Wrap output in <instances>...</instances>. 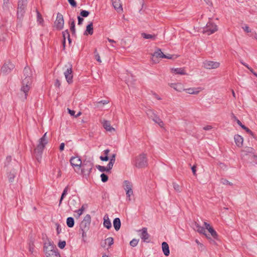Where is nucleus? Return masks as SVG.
<instances>
[{
    "label": "nucleus",
    "instance_id": "2",
    "mask_svg": "<svg viewBox=\"0 0 257 257\" xmlns=\"http://www.w3.org/2000/svg\"><path fill=\"white\" fill-rule=\"evenodd\" d=\"M44 251L47 257H51L53 255L56 256H60L58 249L54 243L49 240L44 244Z\"/></svg>",
    "mask_w": 257,
    "mask_h": 257
},
{
    "label": "nucleus",
    "instance_id": "6",
    "mask_svg": "<svg viewBox=\"0 0 257 257\" xmlns=\"http://www.w3.org/2000/svg\"><path fill=\"white\" fill-rule=\"evenodd\" d=\"M81 172L83 176L87 177L88 176L93 168V164L89 161H84L82 164Z\"/></svg>",
    "mask_w": 257,
    "mask_h": 257
},
{
    "label": "nucleus",
    "instance_id": "44",
    "mask_svg": "<svg viewBox=\"0 0 257 257\" xmlns=\"http://www.w3.org/2000/svg\"><path fill=\"white\" fill-rule=\"evenodd\" d=\"M94 53V56H95V58L96 60L98 62L101 63V61L100 60V56H99V54L97 52L96 49H95Z\"/></svg>",
    "mask_w": 257,
    "mask_h": 257
},
{
    "label": "nucleus",
    "instance_id": "51",
    "mask_svg": "<svg viewBox=\"0 0 257 257\" xmlns=\"http://www.w3.org/2000/svg\"><path fill=\"white\" fill-rule=\"evenodd\" d=\"M133 189H128V190H126V197H128V198H130V196L133 195ZM129 200H130V198H129Z\"/></svg>",
    "mask_w": 257,
    "mask_h": 257
},
{
    "label": "nucleus",
    "instance_id": "21",
    "mask_svg": "<svg viewBox=\"0 0 257 257\" xmlns=\"http://www.w3.org/2000/svg\"><path fill=\"white\" fill-rule=\"evenodd\" d=\"M162 250L165 255L168 256L170 254V249L168 243L166 242H163L162 243Z\"/></svg>",
    "mask_w": 257,
    "mask_h": 257
},
{
    "label": "nucleus",
    "instance_id": "5",
    "mask_svg": "<svg viewBox=\"0 0 257 257\" xmlns=\"http://www.w3.org/2000/svg\"><path fill=\"white\" fill-rule=\"evenodd\" d=\"M147 159L145 154H142L136 157L134 165L138 168H144L147 166Z\"/></svg>",
    "mask_w": 257,
    "mask_h": 257
},
{
    "label": "nucleus",
    "instance_id": "42",
    "mask_svg": "<svg viewBox=\"0 0 257 257\" xmlns=\"http://www.w3.org/2000/svg\"><path fill=\"white\" fill-rule=\"evenodd\" d=\"M138 242L139 240L137 239H133L130 241V244L133 247H135L137 245Z\"/></svg>",
    "mask_w": 257,
    "mask_h": 257
},
{
    "label": "nucleus",
    "instance_id": "4",
    "mask_svg": "<svg viewBox=\"0 0 257 257\" xmlns=\"http://www.w3.org/2000/svg\"><path fill=\"white\" fill-rule=\"evenodd\" d=\"M172 87L177 91L181 92L185 90L187 93L190 94H197L202 89L201 87L184 89L181 83L172 84Z\"/></svg>",
    "mask_w": 257,
    "mask_h": 257
},
{
    "label": "nucleus",
    "instance_id": "61",
    "mask_svg": "<svg viewBox=\"0 0 257 257\" xmlns=\"http://www.w3.org/2000/svg\"><path fill=\"white\" fill-rule=\"evenodd\" d=\"M65 147V144L64 143H61L59 147V149L60 151H62L64 150Z\"/></svg>",
    "mask_w": 257,
    "mask_h": 257
},
{
    "label": "nucleus",
    "instance_id": "28",
    "mask_svg": "<svg viewBox=\"0 0 257 257\" xmlns=\"http://www.w3.org/2000/svg\"><path fill=\"white\" fill-rule=\"evenodd\" d=\"M153 57L163 58V57H165V55L161 51L160 49H158L153 54Z\"/></svg>",
    "mask_w": 257,
    "mask_h": 257
},
{
    "label": "nucleus",
    "instance_id": "31",
    "mask_svg": "<svg viewBox=\"0 0 257 257\" xmlns=\"http://www.w3.org/2000/svg\"><path fill=\"white\" fill-rule=\"evenodd\" d=\"M69 190V187L68 186H67L64 189L62 193V195L61 196V197H60V200H59V206H60L61 203H62V200H63L64 198L65 197V196L66 195V194H67V192Z\"/></svg>",
    "mask_w": 257,
    "mask_h": 257
},
{
    "label": "nucleus",
    "instance_id": "13",
    "mask_svg": "<svg viewBox=\"0 0 257 257\" xmlns=\"http://www.w3.org/2000/svg\"><path fill=\"white\" fill-rule=\"evenodd\" d=\"M44 148L45 147H44V146L38 145L37 148L35 149V157L39 162L41 160Z\"/></svg>",
    "mask_w": 257,
    "mask_h": 257
},
{
    "label": "nucleus",
    "instance_id": "43",
    "mask_svg": "<svg viewBox=\"0 0 257 257\" xmlns=\"http://www.w3.org/2000/svg\"><path fill=\"white\" fill-rule=\"evenodd\" d=\"M89 12L85 10H82L80 12V16L82 17H87L89 15Z\"/></svg>",
    "mask_w": 257,
    "mask_h": 257
},
{
    "label": "nucleus",
    "instance_id": "47",
    "mask_svg": "<svg viewBox=\"0 0 257 257\" xmlns=\"http://www.w3.org/2000/svg\"><path fill=\"white\" fill-rule=\"evenodd\" d=\"M58 246L61 249L64 248L66 246V241H59L58 244Z\"/></svg>",
    "mask_w": 257,
    "mask_h": 257
},
{
    "label": "nucleus",
    "instance_id": "16",
    "mask_svg": "<svg viewBox=\"0 0 257 257\" xmlns=\"http://www.w3.org/2000/svg\"><path fill=\"white\" fill-rule=\"evenodd\" d=\"M193 228L199 233L204 234L206 237H208V235L205 233V228L201 226L196 222L193 224Z\"/></svg>",
    "mask_w": 257,
    "mask_h": 257
},
{
    "label": "nucleus",
    "instance_id": "19",
    "mask_svg": "<svg viewBox=\"0 0 257 257\" xmlns=\"http://www.w3.org/2000/svg\"><path fill=\"white\" fill-rule=\"evenodd\" d=\"M17 174V170L16 169H12L8 172V177L10 182H13Z\"/></svg>",
    "mask_w": 257,
    "mask_h": 257
},
{
    "label": "nucleus",
    "instance_id": "52",
    "mask_svg": "<svg viewBox=\"0 0 257 257\" xmlns=\"http://www.w3.org/2000/svg\"><path fill=\"white\" fill-rule=\"evenodd\" d=\"M114 164V163H113V162H109V163L108 164V165L106 167V168L108 172H110V170L112 169Z\"/></svg>",
    "mask_w": 257,
    "mask_h": 257
},
{
    "label": "nucleus",
    "instance_id": "62",
    "mask_svg": "<svg viewBox=\"0 0 257 257\" xmlns=\"http://www.w3.org/2000/svg\"><path fill=\"white\" fill-rule=\"evenodd\" d=\"M212 128V127L211 125H206V126L203 127V130H204L205 131H208V130H211Z\"/></svg>",
    "mask_w": 257,
    "mask_h": 257
},
{
    "label": "nucleus",
    "instance_id": "17",
    "mask_svg": "<svg viewBox=\"0 0 257 257\" xmlns=\"http://www.w3.org/2000/svg\"><path fill=\"white\" fill-rule=\"evenodd\" d=\"M112 4L115 10L118 13H121L123 11L122 5L120 3V0H112Z\"/></svg>",
    "mask_w": 257,
    "mask_h": 257
},
{
    "label": "nucleus",
    "instance_id": "15",
    "mask_svg": "<svg viewBox=\"0 0 257 257\" xmlns=\"http://www.w3.org/2000/svg\"><path fill=\"white\" fill-rule=\"evenodd\" d=\"M139 231H141V234L140 235L141 239L145 242H149L150 235L148 233L147 228L143 227L142 229H140Z\"/></svg>",
    "mask_w": 257,
    "mask_h": 257
},
{
    "label": "nucleus",
    "instance_id": "14",
    "mask_svg": "<svg viewBox=\"0 0 257 257\" xmlns=\"http://www.w3.org/2000/svg\"><path fill=\"white\" fill-rule=\"evenodd\" d=\"M70 163L71 166L73 167H80L83 162H82L80 157L78 156L72 157L70 159Z\"/></svg>",
    "mask_w": 257,
    "mask_h": 257
},
{
    "label": "nucleus",
    "instance_id": "27",
    "mask_svg": "<svg viewBox=\"0 0 257 257\" xmlns=\"http://www.w3.org/2000/svg\"><path fill=\"white\" fill-rule=\"evenodd\" d=\"M141 36L142 37H143L144 39H151L153 40H155L156 39L157 35L155 34L151 35V34H148L145 33H142L141 34Z\"/></svg>",
    "mask_w": 257,
    "mask_h": 257
},
{
    "label": "nucleus",
    "instance_id": "49",
    "mask_svg": "<svg viewBox=\"0 0 257 257\" xmlns=\"http://www.w3.org/2000/svg\"><path fill=\"white\" fill-rule=\"evenodd\" d=\"M69 32L68 30H66L62 32L63 39L65 38V40H66V38H67L69 36Z\"/></svg>",
    "mask_w": 257,
    "mask_h": 257
},
{
    "label": "nucleus",
    "instance_id": "23",
    "mask_svg": "<svg viewBox=\"0 0 257 257\" xmlns=\"http://www.w3.org/2000/svg\"><path fill=\"white\" fill-rule=\"evenodd\" d=\"M93 33V23L90 22L87 26L86 29L84 33V35H92Z\"/></svg>",
    "mask_w": 257,
    "mask_h": 257
},
{
    "label": "nucleus",
    "instance_id": "29",
    "mask_svg": "<svg viewBox=\"0 0 257 257\" xmlns=\"http://www.w3.org/2000/svg\"><path fill=\"white\" fill-rule=\"evenodd\" d=\"M208 230L214 239L218 240V234L212 226L208 228Z\"/></svg>",
    "mask_w": 257,
    "mask_h": 257
},
{
    "label": "nucleus",
    "instance_id": "33",
    "mask_svg": "<svg viewBox=\"0 0 257 257\" xmlns=\"http://www.w3.org/2000/svg\"><path fill=\"white\" fill-rule=\"evenodd\" d=\"M123 188L125 191L126 190H128V189H132V183L127 180H125L123 182Z\"/></svg>",
    "mask_w": 257,
    "mask_h": 257
},
{
    "label": "nucleus",
    "instance_id": "25",
    "mask_svg": "<svg viewBox=\"0 0 257 257\" xmlns=\"http://www.w3.org/2000/svg\"><path fill=\"white\" fill-rule=\"evenodd\" d=\"M102 124L103 127L106 131L109 132H111L112 130L114 131V128L111 126L110 123L109 121L104 120H103Z\"/></svg>",
    "mask_w": 257,
    "mask_h": 257
},
{
    "label": "nucleus",
    "instance_id": "63",
    "mask_svg": "<svg viewBox=\"0 0 257 257\" xmlns=\"http://www.w3.org/2000/svg\"><path fill=\"white\" fill-rule=\"evenodd\" d=\"M196 167L195 165L191 167L192 171V172L193 173V175H196Z\"/></svg>",
    "mask_w": 257,
    "mask_h": 257
},
{
    "label": "nucleus",
    "instance_id": "9",
    "mask_svg": "<svg viewBox=\"0 0 257 257\" xmlns=\"http://www.w3.org/2000/svg\"><path fill=\"white\" fill-rule=\"evenodd\" d=\"M64 21L63 15L58 13L57 15L56 19L54 22V26L57 30H61L64 27Z\"/></svg>",
    "mask_w": 257,
    "mask_h": 257
},
{
    "label": "nucleus",
    "instance_id": "3",
    "mask_svg": "<svg viewBox=\"0 0 257 257\" xmlns=\"http://www.w3.org/2000/svg\"><path fill=\"white\" fill-rule=\"evenodd\" d=\"M27 0H18L17 8V18L19 20L23 19L27 6Z\"/></svg>",
    "mask_w": 257,
    "mask_h": 257
},
{
    "label": "nucleus",
    "instance_id": "59",
    "mask_svg": "<svg viewBox=\"0 0 257 257\" xmlns=\"http://www.w3.org/2000/svg\"><path fill=\"white\" fill-rule=\"evenodd\" d=\"M115 156H116V155L113 154L111 156L109 162H113V163H114L115 161Z\"/></svg>",
    "mask_w": 257,
    "mask_h": 257
},
{
    "label": "nucleus",
    "instance_id": "60",
    "mask_svg": "<svg viewBox=\"0 0 257 257\" xmlns=\"http://www.w3.org/2000/svg\"><path fill=\"white\" fill-rule=\"evenodd\" d=\"M54 85H55V87L59 88L60 87V86L61 85V83L58 79H56Z\"/></svg>",
    "mask_w": 257,
    "mask_h": 257
},
{
    "label": "nucleus",
    "instance_id": "41",
    "mask_svg": "<svg viewBox=\"0 0 257 257\" xmlns=\"http://www.w3.org/2000/svg\"><path fill=\"white\" fill-rule=\"evenodd\" d=\"M9 0H4V4H3V9L5 10H9Z\"/></svg>",
    "mask_w": 257,
    "mask_h": 257
},
{
    "label": "nucleus",
    "instance_id": "64",
    "mask_svg": "<svg viewBox=\"0 0 257 257\" xmlns=\"http://www.w3.org/2000/svg\"><path fill=\"white\" fill-rule=\"evenodd\" d=\"M109 102L108 100H101L98 102V104H102L103 105L107 104Z\"/></svg>",
    "mask_w": 257,
    "mask_h": 257
},
{
    "label": "nucleus",
    "instance_id": "40",
    "mask_svg": "<svg viewBox=\"0 0 257 257\" xmlns=\"http://www.w3.org/2000/svg\"><path fill=\"white\" fill-rule=\"evenodd\" d=\"M96 167L101 172H103L105 171L108 172L106 167H105L104 166H102L100 165H96Z\"/></svg>",
    "mask_w": 257,
    "mask_h": 257
},
{
    "label": "nucleus",
    "instance_id": "48",
    "mask_svg": "<svg viewBox=\"0 0 257 257\" xmlns=\"http://www.w3.org/2000/svg\"><path fill=\"white\" fill-rule=\"evenodd\" d=\"M242 129L244 130V131H245V132L246 133H247L250 136H253V132L250 130H249L248 127H247L246 126H243V127L242 126Z\"/></svg>",
    "mask_w": 257,
    "mask_h": 257
},
{
    "label": "nucleus",
    "instance_id": "18",
    "mask_svg": "<svg viewBox=\"0 0 257 257\" xmlns=\"http://www.w3.org/2000/svg\"><path fill=\"white\" fill-rule=\"evenodd\" d=\"M170 70L171 73L175 74L187 75V73L186 72L185 68H171Z\"/></svg>",
    "mask_w": 257,
    "mask_h": 257
},
{
    "label": "nucleus",
    "instance_id": "7",
    "mask_svg": "<svg viewBox=\"0 0 257 257\" xmlns=\"http://www.w3.org/2000/svg\"><path fill=\"white\" fill-rule=\"evenodd\" d=\"M65 67L66 68V71L64 72L65 78L67 82L71 84L73 82L72 65L68 63L67 65H65Z\"/></svg>",
    "mask_w": 257,
    "mask_h": 257
},
{
    "label": "nucleus",
    "instance_id": "35",
    "mask_svg": "<svg viewBox=\"0 0 257 257\" xmlns=\"http://www.w3.org/2000/svg\"><path fill=\"white\" fill-rule=\"evenodd\" d=\"M113 243V239L111 237H108L105 239V244H107L108 246H110Z\"/></svg>",
    "mask_w": 257,
    "mask_h": 257
},
{
    "label": "nucleus",
    "instance_id": "1",
    "mask_svg": "<svg viewBox=\"0 0 257 257\" xmlns=\"http://www.w3.org/2000/svg\"><path fill=\"white\" fill-rule=\"evenodd\" d=\"M23 73L25 78L22 80L21 91L24 92L25 96H27L32 83V72L29 67L26 66L24 69Z\"/></svg>",
    "mask_w": 257,
    "mask_h": 257
},
{
    "label": "nucleus",
    "instance_id": "58",
    "mask_svg": "<svg viewBox=\"0 0 257 257\" xmlns=\"http://www.w3.org/2000/svg\"><path fill=\"white\" fill-rule=\"evenodd\" d=\"M68 113L72 116H75V111L69 108H67Z\"/></svg>",
    "mask_w": 257,
    "mask_h": 257
},
{
    "label": "nucleus",
    "instance_id": "55",
    "mask_svg": "<svg viewBox=\"0 0 257 257\" xmlns=\"http://www.w3.org/2000/svg\"><path fill=\"white\" fill-rule=\"evenodd\" d=\"M100 159L102 161H108L109 160V158L108 156H101L100 157Z\"/></svg>",
    "mask_w": 257,
    "mask_h": 257
},
{
    "label": "nucleus",
    "instance_id": "54",
    "mask_svg": "<svg viewBox=\"0 0 257 257\" xmlns=\"http://www.w3.org/2000/svg\"><path fill=\"white\" fill-rule=\"evenodd\" d=\"M34 248V243L33 242L31 243H30L29 244V250L31 253H33Z\"/></svg>",
    "mask_w": 257,
    "mask_h": 257
},
{
    "label": "nucleus",
    "instance_id": "34",
    "mask_svg": "<svg viewBox=\"0 0 257 257\" xmlns=\"http://www.w3.org/2000/svg\"><path fill=\"white\" fill-rule=\"evenodd\" d=\"M154 122L158 123L159 126L162 127L164 125L163 122L161 120V119L158 117L156 114L155 116L152 119Z\"/></svg>",
    "mask_w": 257,
    "mask_h": 257
},
{
    "label": "nucleus",
    "instance_id": "8",
    "mask_svg": "<svg viewBox=\"0 0 257 257\" xmlns=\"http://www.w3.org/2000/svg\"><path fill=\"white\" fill-rule=\"evenodd\" d=\"M90 222L91 216L89 214H87L80 224V230L88 231L89 229Z\"/></svg>",
    "mask_w": 257,
    "mask_h": 257
},
{
    "label": "nucleus",
    "instance_id": "37",
    "mask_svg": "<svg viewBox=\"0 0 257 257\" xmlns=\"http://www.w3.org/2000/svg\"><path fill=\"white\" fill-rule=\"evenodd\" d=\"M232 119L235 121L242 128V126H245L244 124H243L241 121L237 118L236 116H235L233 114H232Z\"/></svg>",
    "mask_w": 257,
    "mask_h": 257
},
{
    "label": "nucleus",
    "instance_id": "38",
    "mask_svg": "<svg viewBox=\"0 0 257 257\" xmlns=\"http://www.w3.org/2000/svg\"><path fill=\"white\" fill-rule=\"evenodd\" d=\"M37 22H39L40 24H42L43 22V19L40 14V13L37 10Z\"/></svg>",
    "mask_w": 257,
    "mask_h": 257
},
{
    "label": "nucleus",
    "instance_id": "24",
    "mask_svg": "<svg viewBox=\"0 0 257 257\" xmlns=\"http://www.w3.org/2000/svg\"><path fill=\"white\" fill-rule=\"evenodd\" d=\"M113 224L115 230L116 231H118L120 229L121 226V222L120 219L117 217L114 218L113 221Z\"/></svg>",
    "mask_w": 257,
    "mask_h": 257
},
{
    "label": "nucleus",
    "instance_id": "56",
    "mask_svg": "<svg viewBox=\"0 0 257 257\" xmlns=\"http://www.w3.org/2000/svg\"><path fill=\"white\" fill-rule=\"evenodd\" d=\"M242 29L244 30L245 32L246 33H249L251 32L250 30L249 29V28L248 26L245 25V26L242 27Z\"/></svg>",
    "mask_w": 257,
    "mask_h": 257
},
{
    "label": "nucleus",
    "instance_id": "32",
    "mask_svg": "<svg viewBox=\"0 0 257 257\" xmlns=\"http://www.w3.org/2000/svg\"><path fill=\"white\" fill-rule=\"evenodd\" d=\"M74 219L73 217H69L67 218L66 224L69 227H73L74 225Z\"/></svg>",
    "mask_w": 257,
    "mask_h": 257
},
{
    "label": "nucleus",
    "instance_id": "12",
    "mask_svg": "<svg viewBox=\"0 0 257 257\" xmlns=\"http://www.w3.org/2000/svg\"><path fill=\"white\" fill-rule=\"evenodd\" d=\"M217 30V27L216 25L211 22H208L204 30V32L207 33L208 35L212 34Z\"/></svg>",
    "mask_w": 257,
    "mask_h": 257
},
{
    "label": "nucleus",
    "instance_id": "46",
    "mask_svg": "<svg viewBox=\"0 0 257 257\" xmlns=\"http://www.w3.org/2000/svg\"><path fill=\"white\" fill-rule=\"evenodd\" d=\"M221 183H222L224 185H232V183L228 181L226 179L222 178L220 180Z\"/></svg>",
    "mask_w": 257,
    "mask_h": 257
},
{
    "label": "nucleus",
    "instance_id": "22",
    "mask_svg": "<svg viewBox=\"0 0 257 257\" xmlns=\"http://www.w3.org/2000/svg\"><path fill=\"white\" fill-rule=\"evenodd\" d=\"M103 220L104 226L107 229H110L111 227V223L107 214H105L104 216Z\"/></svg>",
    "mask_w": 257,
    "mask_h": 257
},
{
    "label": "nucleus",
    "instance_id": "36",
    "mask_svg": "<svg viewBox=\"0 0 257 257\" xmlns=\"http://www.w3.org/2000/svg\"><path fill=\"white\" fill-rule=\"evenodd\" d=\"M147 115L150 119H152L156 115L154 111L151 109H149L146 112Z\"/></svg>",
    "mask_w": 257,
    "mask_h": 257
},
{
    "label": "nucleus",
    "instance_id": "30",
    "mask_svg": "<svg viewBox=\"0 0 257 257\" xmlns=\"http://www.w3.org/2000/svg\"><path fill=\"white\" fill-rule=\"evenodd\" d=\"M70 29L72 32V35L75 34V21L73 19H70Z\"/></svg>",
    "mask_w": 257,
    "mask_h": 257
},
{
    "label": "nucleus",
    "instance_id": "11",
    "mask_svg": "<svg viewBox=\"0 0 257 257\" xmlns=\"http://www.w3.org/2000/svg\"><path fill=\"white\" fill-rule=\"evenodd\" d=\"M220 63L218 62L212 61H205L203 62V66L205 68L208 69H216L219 67Z\"/></svg>",
    "mask_w": 257,
    "mask_h": 257
},
{
    "label": "nucleus",
    "instance_id": "53",
    "mask_svg": "<svg viewBox=\"0 0 257 257\" xmlns=\"http://www.w3.org/2000/svg\"><path fill=\"white\" fill-rule=\"evenodd\" d=\"M68 2L72 7H76L77 6V3L75 0H68Z\"/></svg>",
    "mask_w": 257,
    "mask_h": 257
},
{
    "label": "nucleus",
    "instance_id": "50",
    "mask_svg": "<svg viewBox=\"0 0 257 257\" xmlns=\"http://www.w3.org/2000/svg\"><path fill=\"white\" fill-rule=\"evenodd\" d=\"M84 210V206L83 205L81 208L79 209L78 210L75 211L76 212L78 213V217H79L82 213Z\"/></svg>",
    "mask_w": 257,
    "mask_h": 257
},
{
    "label": "nucleus",
    "instance_id": "26",
    "mask_svg": "<svg viewBox=\"0 0 257 257\" xmlns=\"http://www.w3.org/2000/svg\"><path fill=\"white\" fill-rule=\"evenodd\" d=\"M47 133H45L43 137L40 139L39 141L38 145L44 146L45 147V146L47 144L48 141L47 138Z\"/></svg>",
    "mask_w": 257,
    "mask_h": 257
},
{
    "label": "nucleus",
    "instance_id": "20",
    "mask_svg": "<svg viewBox=\"0 0 257 257\" xmlns=\"http://www.w3.org/2000/svg\"><path fill=\"white\" fill-rule=\"evenodd\" d=\"M234 139L237 146L239 147H242L243 142V138L239 135H236L234 136Z\"/></svg>",
    "mask_w": 257,
    "mask_h": 257
},
{
    "label": "nucleus",
    "instance_id": "57",
    "mask_svg": "<svg viewBox=\"0 0 257 257\" xmlns=\"http://www.w3.org/2000/svg\"><path fill=\"white\" fill-rule=\"evenodd\" d=\"M78 25H81L83 21V19L80 16H78Z\"/></svg>",
    "mask_w": 257,
    "mask_h": 257
},
{
    "label": "nucleus",
    "instance_id": "39",
    "mask_svg": "<svg viewBox=\"0 0 257 257\" xmlns=\"http://www.w3.org/2000/svg\"><path fill=\"white\" fill-rule=\"evenodd\" d=\"M100 178L101 181L104 183L107 182L108 180V176L104 173H102L101 174Z\"/></svg>",
    "mask_w": 257,
    "mask_h": 257
},
{
    "label": "nucleus",
    "instance_id": "45",
    "mask_svg": "<svg viewBox=\"0 0 257 257\" xmlns=\"http://www.w3.org/2000/svg\"><path fill=\"white\" fill-rule=\"evenodd\" d=\"M173 188L174 189L178 192H180L181 191V187L180 186L176 183H173Z\"/></svg>",
    "mask_w": 257,
    "mask_h": 257
},
{
    "label": "nucleus",
    "instance_id": "10",
    "mask_svg": "<svg viewBox=\"0 0 257 257\" xmlns=\"http://www.w3.org/2000/svg\"><path fill=\"white\" fill-rule=\"evenodd\" d=\"M15 68V65L10 61L5 63L1 68V72L4 74L10 73Z\"/></svg>",
    "mask_w": 257,
    "mask_h": 257
}]
</instances>
